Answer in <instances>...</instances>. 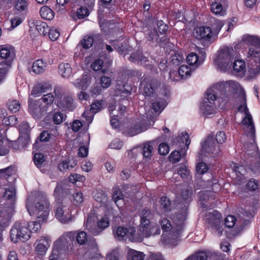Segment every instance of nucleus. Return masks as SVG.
<instances>
[{"label":"nucleus","instance_id":"1","mask_svg":"<svg viewBox=\"0 0 260 260\" xmlns=\"http://www.w3.org/2000/svg\"><path fill=\"white\" fill-rule=\"evenodd\" d=\"M221 99V102L226 104L234 101L235 93L240 90L238 98L241 100L238 111L244 113L245 117L242 121V124L246 126L245 131L248 136L253 139L255 137V127L251 114L247 106L246 94L240 84L235 81H229L226 82L219 83L211 87Z\"/></svg>","mask_w":260,"mask_h":260},{"label":"nucleus","instance_id":"2","mask_svg":"<svg viewBox=\"0 0 260 260\" xmlns=\"http://www.w3.org/2000/svg\"><path fill=\"white\" fill-rule=\"evenodd\" d=\"M242 41L250 46L248 57H251L254 62L249 68L250 74L254 75L260 73V39L256 36L245 35L243 37Z\"/></svg>","mask_w":260,"mask_h":260},{"label":"nucleus","instance_id":"3","mask_svg":"<svg viewBox=\"0 0 260 260\" xmlns=\"http://www.w3.org/2000/svg\"><path fill=\"white\" fill-rule=\"evenodd\" d=\"M140 224L139 231L143 237L159 235L160 233L159 228L156 225L151 224L150 220L152 217V212L148 208H145L140 213Z\"/></svg>","mask_w":260,"mask_h":260},{"label":"nucleus","instance_id":"4","mask_svg":"<svg viewBox=\"0 0 260 260\" xmlns=\"http://www.w3.org/2000/svg\"><path fill=\"white\" fill-rule=\"evenodd\" d=\"M217 100L220 101L221 100L219 99L216 90L212 88L208 89L205 100L201 106V110L205 116H208L216 112L215 102Z\"/></svg>","mask_w":260,"mask_h":260},{"label":"nucleus","instance_id":"5","mask_svg":"<svg viewBox=\"0 0 260 260\" xmlns=\"http://www.w3.org/2000/svg\"><path fill=\"white\" fill-rule=\"evenodd\" d=\"M30 236L27 223L23 222H15L10 232V237L14 243L19 241H25L29 239Z\"/></svg>","mask_w":260,"mask_h":260},{"label":"nucleus","instance_id":"6","mask_svg":"<svg viewBox=\"0 0 260 260\" xmlns=\"http://www.w3.org/2000/svg\"><path fill=\"white\" fill-rule=\"evenodd\" d=\"M234 53L233 49L228 47H223L218 50L214 62L221 71L225 72L228 70Z\"/></svg>","mask_w":260,"mask_h":260},{"label":"nucleus","instance_id":"7","mask_svg":"<svg viewBox=\"0 0 260 260\" xmlns=\"http://www.w3.org/2000/svg\"><path fill=\"white\" fill-rule=\"evenodd\" d=\"M187 208L185 206L178 212L176 214L173 216V221L175 229V233L173 234L172 231L169 236V239L172 238L175 241H177L180 237V232L183 229L185 225V221L186 219Z\"/></svg>","mask_w":260,"mask_h":260},{"label":"nucleus","instance_id":"8","mask_svg":"<svg viewBox=\"0 0 260 260\" xmlns=\"http://www.w3.org/2000/svg\"><path fill=\"white\" fill-rule=\"evenodd\" d=\"M26 208L29 214L32 212L39 219V221H44L47 220L49 214V203L45 197L41 202H36L34 209H31L28 203L26 204Z\"/></svg>","mask_w":260,"mask_h":260},{"label":"nucleus","instance_id":"9","mask_svg":"<svg viewBox=\"0 0 260 260\" xmlns=\"http://www.w3.org/2000/svg\"><path fill=\"white\" fill-rule=\"evenodd\" d=\"M109 225V221L107 216L102 217L99 219L96 224L92 218L88 217L85 224L86 229L91 233L96 235L107 228Z\"/></svg>","mask_w":260,"mask_h":260},{"label":"nucleus","instance_id":"10","mask_svg":"<svg viewBox=\"0 0 260 260\" xmlns=\"http://www.w3.org/2000/svg\"><path fill=\"white\" fill-rule=\"evenodd\" d=\"M54 213L56 218L62 223H67L72 220L70 210L64 201H57Z\"/></svg>","mask_w":260,"mask_h":260},{"label":"nucleus","instance_id":"11","mask_svg":"<svg viewBox=\"0 0 260 260\" xmlns=\"http://www.w3.org/2000/svg\"><path fill=\"white\" fill-rule=\"evenodd\" d=\"M201 149L199 154L201 158L208 155H217L220 152L219 147L214 141L212 136H209L206 139L201 143Z\"/></svg>","mask_w":260,"mask_h":260},{"label":"nucleus","instance_id":"12","mask_svg":"<svg viewBox=\"0 0 260 260\" xmlns=\"http://www.w3.org/2000/svg\"><path fill=\"white\" fill-rule=\"evenodd\" d=\"M160 86V82L155 79L145 78L141 82L140 87L145 96H150Z\"/></svg>","mask_w":260,"mask_h":260},{"label":"nucleus","instance_id":"13","mask_svg":"<svg viewBox=\"0 0 260 260\" xmlns=\"http://www.w3.org/2000/svg\"><path fill=\"white\" fill-rule=\"evenodd\" d=\"M104 103L103 100H95L91 104L89 111H85L82 116L85 118L87 123H91L94 114L104 108Z\"/></svg>","mask_w":260,"mask_h":260},{"label":"nucleus","instance_id":"14","mask_svg":"<svg viewBox=\"0 0 260 260\" xmlns=\"http://www.w3.org/2000/svg\"><path fill=\"white\" fill-rule=\"evenodd\" d=\"M28 108L30 114L35 119H41L47 111L46 108L42 106L40 101L29 103Z\"/></svg>","mask_w":260,"mask_h":260},{"label":"nucleus","instance_id":"15","mask_svg":"<svg viewBox=\"0 0 260 260\" xmlns=\"http://www.w3.org/2000/svg\"><path fill=\"white\" fill-rule=\"evenodd\" d=\"M212 30L210 27L203 26L194 29L193 35L197 39L210 42L212 36Z\"/></svg>","mask_w":260,"mask_h":260},{"label":"nucleus","instance_id":"16","mask_svg":"<svg viewBox=\"0 0 260 260\" xmlns=\"http://www.w3.org/2000/svg\"><path fill=\"white\" fill-rule=\"evenodd\" d=\"M14 212L13 206H5L0 210V226L5 227L8 226L10 218Z\"/></svg>","mask_w":260,"mask_h":260},{"label":"nucleus","instance_id":"17","mask_svg":"<svg viewBox=\"0 0 260 260\" xmlns=\"http://www.w3.org/2000/svg\"><path fill=\"white\" fill-rule=\"evenodd\" d=\"M205 220L209 226L211 227L221 223V215L216 210L208 211L205 213Z\"/></svg>","mask_w":260,"mask_h":260},{"label":"nucleus","instance_id":"18","mask_svg":"<svg viewBox=\"0 0 260 260\" xmlns=\"http://www.w3.org/2000/svg\"><path fill=\"white\" fill-rule=\"evenodd\" d=\"M15 56L14 48L11 47H3L0 49V57L6 60V64L10 66Z\"/></svg>","mask_w":260,"mask_h":260},{"label":"nucleus","instance_id":"19","mask_svg":"<svg viewBox=\"0 0 260 260\" xmlns=\"http://www.w3.org/2000/svg\"><path fill=\"white\" fill-rule=\"evenodd\" d=\"M159 223L161 225V229L164 232H169L168 235V242L175 244L177 241H175V240H173L172 238L169 239V234L172 232H174L173 234L175 233V229L174 228V226H173L171 223L170 220L168 219L167 218H163L159 221Z\"/></svg>","mask_w":260,"mask_h":260},{"label":"nucleus","instance_id":"20","mask_svg":"<svg viewBox=\"0 0 260 260\" xmlns=\"http://www.w3.org/2000/svg\"><path fill=\"white\" fill-rule=\"evenodd\" d=\"M28 5L27 0H14L13 10L16 14H25L28 11Z\"/></svg>","mask_w":260,"mask_h":260},{"label":"nucleus","instance_id":"21","mask_svg":"<svg viewBox=\"0 0 260 260\" xmlns=\"http://www.w3.org/2000/svg\"><path fill=\"white\" fill-rule=\"evenodd\" d=\"M52 86L48 83H40L36 84L33 88L31 94L35 96L46 92L51 90Z\"/></svg>","mask_w":260,"mask_h":260},{"label":"nucleus","instance_id":"22","mask_svg":"<svg viewBox=\"0 0 260 260\" xmlns=\"http://www.w3.org/2000/svg\"><path fill=\"white\" fill-rule=\"evenodd\" d=\"M234 74L237 76L243 77L245 75L246 66L244 61L241 59L235 60L233 64Z\"/></svg>","mask_w":260,"mask_h":260},{"label":"nucleus","instance_id":"23","mask_svg":"<svg viewBox=\"0 0 260 260\" xmlns=\"http://www.w3.org/2000/svg\"><path fill=\"white\" fill-rule=\"evenodd\" d=\"M90 84L89 78L87 75H83L80 78L77 79L74 82V85L77 88L86 90Z\"/></svg>","mask_w":260,"mask_h":260},{"label":"nucleus","instance_id":"24","mask_svg":"<svg viewBox=\"0 0 260 260\" xmlns=\"http://www.w3.org/2000/svg\"><path fill=\"white\" fill-rule=\"evenodd\" d=\"M70 241L71 238L69 236L63 235L56 241L54 246L60 249L61 251H65L68 248Z\"/></svg>","mask_w":260,"mask_h":260},{"label":"nucleus","instance_id":"25","mask_svg":"<svg viewBox=\"0 0 260 260\" xmlns=\"http://www.w3.org/2000/svg\"><path fill=\"white\" fill-rule=\"evenodd\" d=\"M58 106L65 109L72 110L75 108L74 101L72 96L66 95L58 104Z\"/></svg>","mask_w":260,"mask_h":260},{"label":"nucleus","instance_id":"26","mask_svg":"<svg viewBox=\"0 0 260 260\" xmlns=\"http://www.w3.org/2000/svg\"><path fill=\"white\" fill-rule=\"evenodd\" d=\"M130 231L126 228L119 226L116 230L115 236L119 240H123L124 237H129L130 235L132 236L133 233L135 232L133 229H131Z\"/></svg>","mask_w":260,"mask_h":260},{"label":"nucleus","instance_id":"27","mask_svg":"<svg viewBox=\"0 0 260 260\" xmlns=\"http://www.w3.org/2000/svg\"><path fill=\"white\" fill-rule=\"evenodd\" d=\"M59 73L64 78H69L72 73V69L70 64L61 63L58 67Z\"/></svg>","mask_w":260,"mask_h":260},{"label":"nucleus","instance_id":"28","mask_svg":"<svg viewBox=\"0 0 260 260\" xmlns=\"http://www.w3.org/2000/svg\"><path fill=\"white\" fill-rule=\"evenodd\" d=\"M46 67V63L42 59H38L35 61L32 66L31 70L37 74H40L44 72Z\"/></svg>","mask_w":260,"mask_h":260},{"label":"nucleus","instance_id":"29","mask_svg":"<svg viewBox=\"0 0 260 260\" xmlns=\"http://www.w3.org/2000/svg\"><path fill=\"white\" fill-rule=\"evenodd\" d=\"M153 142H148L142 145V153L145 158H150L153 150Z\"/></svg>","mask_w":260,"mask_h":260},{"label":"nucleus","instance_id":"30","mask_svg":"<svg viewBox=\"0 0 260 260\" xmlns=\"http://www.w3.org/2000/svg\"><path fill=\"white\" fill-rule=\"evenodd\" d=\"M249 164V169L254 173L260 171V157L259 155L255 152V157L252 158Z\"/></svg>","mask_w":260,"mask_h":260},{"label":"nucleus","instance_id":"31","mask_svg":"<svg viewBox=\"0 0 260 260\" xmlns=\"http://www.w3.org/2000/svg\"><path fill=\"white\" fill-rule=\"evenodd\" d=\"M54 100V95L52 93H49L44 94L43 97L38 101H40V103H42V106L45 107L48 111V108L53 104Z\"/></svg>","mask_w":260,"mask_h":260},{"label":"nucleus","instance_id":"32","mask_svg":"<svg viewBox=\"0 0 260 260\" xmlns=\"http://www.w3.org/2000/svg\"><path fill=\"white\" fill-rule=\"evenodd\" d=\"M34 26L38 32L44 36L46 35L49 30L48 26L45 22L37 20L34 22Z\"/></svg>","mask_w":260,"mask_h":260},{"label":"nucleus","instance_id":"33","mask_svg":"<svg viewBox=\"0 0 260 260\" xmlns=\"http://www.w3.org/2000/svg\"><path fill=\"white\" fill-rule=\"evenodd\" d=\"M4 197L6 198L7 199L10 201L11 203L10 206H14V202H15L16 199L15 188L13 186H11L9 188H6L4 194Z\"/></svg>","mask_w":260,"mask_h":260},{"label":"nucleus","instance_id":"34","mask_svg":"<svg viewBox=\"0 0 260 260\" xmlns=\"http://www.w3.org/2000/svg\"><path fill=\"white\" fill-rule=\"evenodd\" d=\"M40 14L43 19L52 20L54 17V13L47 6H43L40 10Z\"/></svg>","mask_w":260,"mask_h":260},{"label":"nucleus","instance_id":"35","mask_svg":"<svg viewBox=\"0 0 260 260\" xmlns=\"http://www.w3.org/2000/svg\"><path fill=\"white\" fill-rule=\"evenodd\" d=\"M199 56L195 53H190L186 57V61L190 66H194L196 67L199 66L202 62H200Z\"/></svg>","mask_w":260,"mask_h":260},{"label":"nucleus","instance_id":"36","mask_svg":"<svg viewBox=\"0 0 260 260\" xmlns=\"http://www.w3.org/2000/svg\"><path fill=\"white\" fill-rule=\"evenodd\" d=\"M52 137V135L49 133L47 131H44L42 132L40 135L38 139L36 141V142L34 144V147L35 148L39 147V140L40 142H48Z\"/></svg>","mask_w":260,"mask_h":260},{"label":"nucleus","instance_id":"37","mask_svg":"<svg viewBox=\"0 0 260 260\" xmlns=\"http://www.w3.org/2000/svg\"><path fill=\"white\" fill-rule=\"evenodd\" d=\"M211 11L215 15H223L224 11H223L222 5L219 3L215 2L211 5Z\"/></svg>","mask_w":260,"mask_h":260},{"label":"nucleus","instance_id":"38","mask_svg":"<svg viewBox=\"0 0 260 260\" xmlns=\"http://www.w3.org/2000/svg\"><path fill=\"white\" fill-rule=\"evenodd\" d=\"M145 255L143 253L131 249L128 251V260H143Z\"/></svg>","mask_w":260,"mask_h":260},{"label":"nucleus","instance_id":"39","mask_svg":"<svg viewBox=\"0 0 260 260\" xmlns=\"http://www.w3.org/2000/svg\"><path fill=\"white\" fill-rule=\"evenodd\" d=\"M7 107L12 112L15 113L20 108V104L16 100H10L7 103Z\"/></svg>","mask_w":260,"mask_h":260},{"label":"nucleus","instance_id":"40","mask_svg":"<svg viewBox=\"0 0 260 260\" xmlns=\"http://www.w3.org/2000/svg\"><path fill=\"white\" fill-rule=\"evenodd\" d=\"M166 106V101L161 99L153 102L152 104V108L155 112H161L164 109Z\"/></svg>","mask_w":260,"mask_h":260},{"label":"nucleus","instance_id":"41","mask_svg":"<svg viewBox=\"0 0 260 260\" xmlns=\"http://www.w3.org/2000/svg\"><path fill=\"white\" fill-rule=\"evenodd\" d=\"M76 164L74 162H71L70 160L67 161L66 160L62 161L58 165V169L60 171H66L73 169Z\"/></svg>","mask_w":260,"mask_h":260},{"label":"nucleus","instance_id":"42","mask_svg":"<svg viewBox=\"0 0 260 260\" xmlns=\"http://www.w3.org/2000/svg\"><path fill=\"white\" fill-rule=\"evenodd\" d=\"M93 41V36H85L81 41L80 44L83 48L88 49L92 46Z\"/></svg>","mask_w":260,"mask_h":260},{"label":"nucleus","instance_id":"43","mask_svg":"<svg viewBox=\"0 0 260 260\" xmlns=\"http://www.w3.org/2000/svg\"><path fill=\"white\" fill-rule=\"evenodd\" d=\"M178 72L181 78H186L190 76L191 70L187 66L182 65L179 67Z\"/></svg>","mask_w":260,"mask_h":260},{"label":"nucleus","instance_id":"44","mask_svg":"<svg viewBox=\"0 0 260 260\" xmlns=\"http://www.w3.org/2000/svg\"><path fill=\"white\" fill-rule=\"evenodd\" d=\"M211 22L212 23L211 29L213 30L212 32L214 34H218L223 26V22L214 18H213L212 20L211 21Z\"/></svg>","mask_w":260,"mask_h":260},{"label":"nucleus","instance_id":"45","mask_svg":"<svg viewBox=\"0 0 260 260\" xmlns=\"http://www.w3.org/2000/svg\"><path fill=\"white\" fill-rule=\"evenodd\" d=\"M185 153L181 154L179 151L174 150L171 153L169 156L170 161L175 163L179 161L181 158L185 156Z\"/></svg>","mask_w":260,"mask_h":260},{"label":"nucleus","instance_id":"46","mask_svg":"<svg viewBox=\"0 0 260 260\" xmlns=\"http://www.w3.org/2000/svg\"><path fill=\"white\" fill-rule=\"evenodd\" d=\"M185 260H207V255L205 252L200 251L188 256Z\"/></svg>","mask_w":260,"mask_h":260},{"label":"nucleus","instance_id":"47","mask_svg":"<svg viewBox=\"0 0 260 260\" xmlns=\"http://www.w3.org/2000/svg\"><path fill=\"white\" fill-rule=\"evenodd\" d=\"M13 173L14 168L11 166L0 170L1 177L6 179H8Z\"/></svg>","mask_w":260,"mask_h":260},{"label":"nucleus","instance_id":"48","mask_svg":"<svg viewBox=\"0 0 260 260\" xmlns=\"http://www.w3.org/2000/svg\"><path fill=\"white\" fill-rule=\"evenodd\" d=\"M189 173L190 172L185 165H181L178 170L177 174L179 175L182 179H185L189 177Z\"/></svg>","mask_w":260,"mask_h":260},{"label":"nucleus","instance_id":"49","mask_svg":"<svg viewBox=\"0 0 260 260\" xmlns=\"http://www.w3.org/2000/svg\"><path fill=\"white\" fill-rule=\"evenodd\" d=\"M170 201L166 197H162L160 200V208L164 212H168L170 210Z\"/></svg>","mask_w":260,"mask_h":260},{"label":"nucleus","instance_id":"50","mask_svg":"<svg viewBox=\"0 0 260 260\" xmlns=\"http://www.w3.org/2000/svg\"><path fill=\"white\" fill-rule=\"evenodd\" d=\"M123 194L122 193L121 190L119 188H114L113 189V193L112 195V199L115 202V203L117 204V206L118 205L117 204V202L119 201L123 200Z\"/></svg>","mask_w":260,"mask_h":260},{"label":"nucleus","instance_id":"51","mask_svg":"<svg viewBox=\"0 0 260 260\" xmlns=\"http://www.w3.org/2000/svg\"><path fill=\"white\" fill-rule=\"evenodd\" d=\"M43 221H39V219L38 218V221H31L27 224L28 229L29 231V233L30 232H36L39 230L41 229V222Z\"/></svg>","mask_w":260,"mask_h":260},{"label":"nucleus","instance_id":"52","mask_svg":"<svg viewBox=\"0 0 260 260\" xmlns=\"http://www.w3.org/2000/svg\"><path fill=\"white\" fill-rule=\"evenodd\" d=\"M103 64V61L101 59H97L94 61L91 65V67L93 70L95 71H98L101 70L103 73H105L106 71L105 69H102Z\"/></svg>","mask_w":260,"mask_h":260},{"label":"nucleus","instance_id":"53","mask_svg":"<svg viewBox=\"0 0 260 260\" xmlns=\"http://www.w3.org/2000/svg\"><path fill=\"white\" fill-rule=\"evenodd\" d=\"M77 242L80 245L84 244L87 241V235L84 231L78 232L76 235Z\"/></svg>","mask_w":260,"mask_h":260},{"label":"nucleus","instance_id":"54","mask_svg":"<svg viewBox=\"0 0 260 260\" xmlns=\"http://www.w3.org/2000/svg\"><path fill=\"white\" fill-rule=\"evenodd\" d=\"M45 157L44 155L42 153H36L34 156V163L38 167H41L43 163L45 161Z\"/></svg>","mask_w":260,"mask_h":260},{"label":"nucleus","instance_id":"55","mask_svg":"<svg viewBox=\"0 0 260 260\" xmlns=\"http://www.w3.org/2000/svg\"><path fill=\"white\" fill-rule=\"evenodd\" d=\"M146 38L148 41H152L156 39L158 37V33L155 29L152 28L148 29L146 32Z\"/></svg>","mask_w":260,"mask_h":260},{"label":"nucleus","instance_id":"56","mask_svg":"<svg viewBox=\"0 0 260 260\" xmlns=\"http://www.w3.org/2000/svg\"><path fill=\"white\" fill-rule=\"evenodd\" d=\"M69 181L72 183L76 181L84 182L85 180V177L78 174H72L69 177Z\"/></svg>","mask_w":260,"mask_h":260},{"label":"nucleus","instance_id":"57","mask_svg":"<svg viewBox=\"0 0 260 260\" xmlns=\"http://www.w3.org/2000/svg\"><path fill=\"white\" fill-rule=\"evenodd\" d=\"M147 128L148 127L147 126L136 125L131 129V135L135 136L142 132L146 131Z\"/></svg>","mask_w":260,"mask_h":260},{"label":"nucleus","instance_id":"58","mask_svg":"<svg viewBox=\"0 0 260 260\" xmlns=\"http://www.w3.org/2000/svg\"><path fill=\"white\" fill-rule=\"evenodd\" d=\"M210 228L212 229V232L217 237H220L222 235L223 229L221 223Z\"/></svg>","mask_w":260,"mask_h":260},{"label":"nucleus","instance_id":"59","mask_svg":"<svg viewBox=\"0 0 260 260\" xmlns=\"http://www.w3.org/2000/svg\"><path fill=\"white\" fill-rule=\"evenodd\" d=\"M89 14L88 10L85 7H81L77 10V15L78 18L83 19Z\"/></svg>","mask_w":260,"mask_h":260},{"label":"nucleus","instance_id":"60","mask_svg":"<svg viewBox=\"0 0 260 260\" xmlns=\"http://www.w3.org/2000/svg\"><path fill=\"white\" fill-rule=\"evenodd\" d=\"M236 218L233 215H228L225 219V225L229 228L234 227L235 225Z\"/></svg>","mask_w":260,"mask_h":260},{"label":"nucleus","instance_id":"61","mask_svg":"<svg viewBox=\"0 0 260 260\" xmlns=\"http://www.w3.org/2000/svg\"><path fill=\"white\" fill-rule=\"evenodd\" d=\"M83 201V196L81 192L78 191L73 194V203L75 205H80Z\"/></svg>","mask_w":260,"mask_h":260},{"label":"nucleus","instance_id":"62","mask_svg":"<svg viewBox=\"0 0 260 260\" xmlns=\"http://www.w3.org/2000/svg\"><path fill=\"white\" fill-rule=\"evenodd\" d=\"M169 152L168 145L165 143H161L158 146V152L160 155H166Z\"/></svg>","mask_w":260,"mask_h":260},{"label":"nucleus","instance_id":"63","mask_svg":"<svg viewBox=\"0 0 260 260\" xmlns=\"http://www.w3.org/2000/svg\"><path fill=\"white\" fill-rule=\"evenodd\" d=\"M63 114L61 112H57L53 115V121L55 124H59L63 121Z\"/></svg>","mask_w":260,"mask_h":260},{"label":"nucleus","instance_id":"64","mask_svg":"<svg viewBox=\"0 0 260 260\" xmlns=\"http://www.w3.org/2000/svg\"><path fill=\"white\" fill-rule=\"evenodd\" d=\"M48 31V35L51 40L55 41L59 37V32L56 28H52Z\"/></svg>","mask_w":260,"mask_h":260}]
</instances>
